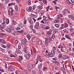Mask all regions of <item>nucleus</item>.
Returning <instances> with one entry per match:
<instances>
[{"label": "nucleus", "instance_id": "1", "mask_svg": "<svg viewBox=\"0 0 74 74\" xmlns=\"http://www.w3.org/2000/svg\"><path fill=\"white\" fill-rule=\"evenodd\" d=\"M24 52L26 53L24 55V56L25 58L27 59V60H29V59H30V55L29 54V51H28V50L27 49V48L24 47L23 49Z\"/></svg>", "mask_w": 74, "mask_h": 74}, {"label": "nucleus", "instance_id": "2", "mask_svg": "<svg viewBox=\"0 0 74 74\" xmlns=\"http://www.w3.org/2000/svg\"><path fill=\"white\" fill-rule=\"evenodd\" d=\"M39 61L40 62H42L43 60L41 59V56L39 55H38L36 58V64H37L38 63V62Z\"/></svg>", "mask_w": 74, "mask_h": 74}, {"label": "nucleus", "instance_id": "3", "mask_svg": "<svg viewBox=\"0 0 74 74\" xmlns=\"http://www.w3.org/2000/svg\"><path fill=\"white\" fill-rule=\"evenodd\" d=\"M55 51L53 50L51 51V53H49V55L50 57H53L54 56V55H55Z\"/></svg>", "mask_w": 74, "mask_h": 74}, {"label": "nucleus", "instance_id": "4", "mask_svg": "<svg viewBox=\"0 0 74 74\" xmlns=\"http://www.w3.org/2000/svg\"><path fill=\"white\" fill-rule=\"evenodd\" d=\"M69 57L68 56L66 55H64L62 56V59L64 60L67 59H69Z\"/></svg>", "mask_w": 74, "mask_h": 74}, {"label": "nucleus", "instance_id": "5", "mask_svg": "<svg viewBox=\"0 0 74 74\" xmlns=\"http://www.w3.org/2000/svg\"><path fill=\"white\" fill-rule=\"evenodd\" d=\"M21 42L22 44H23V45H25L26 42H27V40L25 38L24 40H23L21 41Z\"/></svg>", "mask_w": 74, "mask_h": 74}, {"label": "nucleus", "instance_id": "6", "mask_svg": "<svg viewBox=\"0 0 74 74\" xmlns=\"http://www.w3.org/2000/svg\"><path fill=\"white\" fill-rule=\"evenodd\" d=\"M32 64H28V69L29 70H31L32 69Z\"/></svg>", "mask_w": 74, "mask_h": 74}, {"label": "nucleus", "instance_id": "7", "mask_svg": "<svg viewBox=\"0 0 74 74\" xmlns=\"http://www.w3.org/2000/svg\"><path fill=\"white\" fill-rule=\"evenodd\" d=\"M28 21L29 22V23L30 25H32L33 23V22L31 17L29 18L28 19Z\"/></svg>", "mask_w": 74, "mask_h": 74}, {"label": "nucleus", "instance_id": "8", "mask_svg": "<svg viewBox=\"0 0 74 74\" xmlns=\"http://www.w3.org/2000/svg\"><path fill=\"white\" fill-rule=\"evenodd\" d=\"M3 23H2V21L1 20H0V26L1 25V24L2 25V26H5V22L4 21V20H3Z\"/></svg>", "mask_w": 74, "mask_h": 74}, {"label": "nucleus", "instance_id": "9", "mask_svg": "<svg viewBox=\"0 0 74 74\" xmlns=\"http://www.w3.org/2000/svg\"><path fill=\"white\" fill-rule=\"evenodd\" d=\"M31 52L32 55H33L34 56H35L36 55V52L34 51V50H31Z\"/></svg>", "mask_w": 74, "mask_h": 74}, {"label": "nucleus", "instance_id": "10", "mask_svg": "<svg viewBox=\"0 0 74 74\" xmlns=\"http://www.w3.org/2000/svg\"><path fill=\"white\" fill-rule=\"evenodd\" d=\"M42 64H39L38 65V69H39V70H40L42 69Z\"/></svg>", "mask_w": 74, "mask_h": 74}, {"label": "nucleus", "instance_id": "11", "mask_svg": "<svg viewBox=\"0 0 74 74\" xmlns=\"http://www.w3.org/2000/svg\"><path fill=\"white\" fill-rule=\"evenodd\" d=\"M68 18H70L71 19H74V16L73 15H69L68 16Z\"/></svg>", "mask_w": 74, "mask_h": 74}, {"label": "nucleus", "instance_id": "12", "mask_svg": "<svg viewBox=\"0 0 74 74\" xmlns=\"http://www.w3.org/2000/svg\"><path fill=\"white\" fill-rule=\"evenodd\" d=\"M6 31H7V32H8V33H12L11 30L9 28H8L6 29Z\"/></svg>", "mask_w": 74, "mask_h": 74}, {"label": "nucleus", "instance_id": "13", "mask_svg": "<svg viewBox=\"0 0 74 74\" xmlns=\"http://www.w3.org/2000/svg\"><path fill=\"white\" fill-rule=\"evenodd\" d=\"M53 62L55 63L56 64L58 65V66L60 65V62H58L57 61H53Z\"/></svg>", "mask_w": 74, "mask_h": 74}, {"label": "nucleus", "instance_id": "14", "mask_svg": "<svg viewBox=\"0 0 74 74\" xmlns=\"http://www.w3.org/2000/svg\"><path fill=\"white\" fill-rule=\"evenodd\" d=\"M34 27L36 29H39L40 28V26L37 25H35Z\"/></svg>", "mask_w": 74, "mask_h": 74}, {"label": "nucleus", "instance_id": "15", "mask_svg": "<svg viewBox=\"0 0 74 74\" xmlns=\"http://www.w3.org/2000/svg\"><path fill=\"white\" fill-rule=\"evenodd\" d=\"M65 37L67 38H68V39H69V40H71V38H70V36H69V35H65Z\"/></svg>", "mask_w": 74, "mask_h": 74}, {"label": "nucleus", "instance_id": "16", "mask_svg": "<svg viewBox=\"0 0 74 74\" xmlns=\"http://www.w3.org/2000/svg\"><path fill=\"white\" fill-rule=\"evenodd\" d=\"M45 24L46 25H49V21L45 19Z\"/></svg>", "mask_w": 74, "mask_h": 74}, {"label": "nucleus", "instance_id": "17", "mask_svg": "<svg viewBox=\"0 0 74 74\" xmlns=\"http://www.w3.org/2000/svg\"><path fill=\"white\" fill-rule=\"evenodd\" d=\"M40 27L42 29V30H44L45 29V26H44V25H41Z\"/></svg>", "mask_w": 74, "mask_h": 74}, {"label": "nucleus", "instance_id": "18", "mask_svg": "<svg viewBox=\"0 0 74 74\" xmlns=\"http://www.w3.org/2000/svg\"><path fill=\"white\" fill-rule=\"evenodd\" d=\"M16 51L18 54H19V53L21 54L22 53L21 51L18 48L16 49Z\"/></svg>", "mask_w": 74, "mask_h": 74}, {"label": "nucleus", "instance_id": "19", "mask_svg": "<svg viewBox=\"0 0 74 74\" xmlns=\"http://www.w3.org/2000/svg\"><path fill=\"white\" fill-rule=\"evenodd\" d=\"M38 44L39 45H42V41L41 40L38 41Z\"/></svg>", "mask_w": 74, "mask_h": 74}, {"label": "nucleus", "instance_id": "20", "mask_svg": "<svg viewBox=\"0 0 74 74\" xmlns=\"http://www.w3.org/2000/svg\"><path fill=\"white\" fill-rule=\"evenodd\" d=\"M3 59L4 60H6L7 61H9V59L8 58L5 57L3 58Z\"/></svg>", "mask_w": 74, "mask_h": 74}, {"label": "nucleus", "instance_id": "21", "mask_svg": "<svg viewBox=\"0 0 74 74\" xmlns=\"http://www.w3.org/2000/svg\"><path fill=\"white\" fill-rule=\"evenodd\" d=\"M36 40H37V38L36 37L33 38L32 39V42H35V41H36Z\"/></svg>", "mask_w": 74, "mask_h": 74}, {"label": "nucleus", "instance_id": "22", "mask_svg": "<svg viewBox=\"0 0 74 74\" xmlns=\"http://www.w3.org/2000/svg\"><path fill=\"white\" fill-rule=\"evenodd\" d=\"M0 49L1 51H2V52L4 53L5 52V50L3 49H2L1 47H0Z\"/></svg>", "mask_w": 74, "mask_h": 74}, {"label": "nucleus", "instance_id": "23", "mask_svg": "<svg viewBox=\"0 0 74 74\" xmlns=\"http://www.w3.org/2000/svg\"><path fill=\"white\" fill-rule=\"evenodd\" d=\"M19 58H18V60L20 61V60H22L23 59V57L22 56H19Z\"/></svg>", "mask_w": 74, "mask_h": 74}, {"label": "nucleus", "instance_id": "24", "mask_svg": "<svg viewBox=\"0 0 74 74\" xmlns=\"http://www.w3.org/2000/svg\"><path fill=\"white\" fill-rule=\"evenodd\" d=\"M6 46L8 48H11V45L10 44H7L6 45Z\"/></svg>", "mask_w": 74, "mask_h": 74}, {"label": "nucleus", "instance_id": "25", "mask_svg": "<svg viewBox=\"0 0 74 74\" xmlns=\"http://www.w3.org/2000/svg\"><path fill=\"white\" fill-rule=\"evenodd\" d=\"M45 46H48V42H45L44 43Z\"/></svg>", "mask_w": 74, "mask_h": 74}, {"label": "nucleus", "instance_id": "26", "mask_svg": "<svg viewBox=\"0 0 74 74\" xmlns=\"http://www.w3.org/2000/svg\"><path fill=\"white\" fill-rule=\"evenodd\" d=\"M9 71H15V69L12 67L10 69H9Z\"/></svg>", "mask_w": 74, "mask_h": 74}, {"label": "nucleus", "instance_id": "27", "mask_svg": "<svg viewBox=\"0 0 74 74\" xmlns=\"http://www.w3.org/2000/svg\"><path fill=\"white\" fill-rule=\"evenodd\" d=\"M42 8H43V7L42 6H41V5H39L38 6V9H39V10H42Z\"/></svg>", "mask_w": 74, "mask_h": 74}, {"label": "nucleus", "instance_id": "28", "mask_svg": "<svg viewBox=\"0 0 74 74\" xmlns=\"http://www.w3.org/2000/svg\"><path fill=\"white\" fill-rule=\"evenodd\" d=\"M61 70L62 72H64L65 71V68L64 67H62L61 68Z\"/></svg>", "mask_w": 74, "mask_h": 74}, {"label": "nucleus", "instance_id": "29", "mask_svg": "<svg viewBox=\"0 0 74 74\" xmlns=\"http://www.w3.org/2000/svg\"><path fill=\"white\" fill-rule=\"evenodd\" d=\"M42 23H43V24H45V19H43L41 21Z\"/></svg>", "mask_w": 74, "mask_h": 74}, {"label": "nucleus", "instance_id": "30", "mask_svg": "<svg viewBox=\"0 0 74 74\" xmlns=\"http://www.w3.org/2000/svg\"><path fill=\"white\" fill-rule=\"evenodd\" d=\"M63 32H65V33H66H66H69V30H67V29H65L64 30H63Z\"/></svg>", "mask_w": 74, "mask_h": 74}, {"label": "nucleus", "instance_id": "31", "mask_svg": "<svg viewBox=\"0 0 74 74\" xmlns=\"http://www.w3.org/2000/svg\"><path fill=\"white\" fill-rule=\"evenodd\" d=\"M9 19L7 18L6 20V24H8L9 23Z\"/></svg>", "mask_w": 74, "mask_h": 74}, {"label": "nucleus", "instance_id": "32", "mask_svg": "<svg viewBox=\"0 0 74 74\" xmlns=\"http://www.w3.org/2000/svg\"><path fill=\"white\" fill-rule=\"evenodd\" d=\"M3 25L2 24H1V25H0V27H1V28L2 29H4V27H5V26H6V25L5 24V26H4L3 25Z\"/></svg>", "mask_w": 74, "mask_h": 74}, {"label": "nucleus", "instance_id": "33", "mask_svg": "<svg viewBox=\"0 0 74 74\" xmlns=\"http://www.w3.org/2000/svg\"><path fill=\"white\" fill-rule=\"evenodd\" d=\"M27 37L28 40H30V38H31V36L30 35L27 34Z\"/></svg>", "mask_w": 74, "mask_h": 74}, {"label": "nucleus", "instance_id": "34", "mask_svg": "<svg viewBox=\"0 0 74 74\" xmlns=\"http://www.w3.org/2000/svg\"><path fill=\"white\" fill-rule=\"evenodd\" d=\"M62 54H60L59 55H58V57L59 58H60V59H62Z\"/></svg>", "mask_w": 74, "mask_h": 74}, {"label": "nucleus", "instance_id": "35", "mask_svg": "<svg viewBox=\"0 0 74 74\" xmlns=\"http://www.w3.org/2000/svg\"><path fill=\"white\" fill-rule=\"evenodd\" d=\"M58 32V29H55L54 31H53V33L55 34Z\"/></svg>", "mask_w": 74, "mask_h": 74}, {"label": "nucleus", "instance_id": "36", "mask_svg": "<svg viewBox=\"0 0 74 74\" xmlns=\"http://www.w3.org/2000/svg\"><path fill=\"white\" fill-rule=\"evenodd\" d=\"M49 29V27L48 26H46L45 28V30H48Z\"/></svg>", "mask_w": 74, "mask_h": 74}, {"label": "nucleus", "instance_id": "37", "mask_svg": "<svg viewBox=\"0 0 74 74\" xmlns=\"http://www.w3.org/2000/svg\"><path fill=\"white\" fill-rule=\"evenodd\" d=\"M45 56L46 58H49V57H51L49 56V54H48H48H46L45 55Z\"/></svg>", "mask_w": 74, "mask_h": 74}, {"label": "nucleus", "instance_id": "38", "mask_svg": "<svg viewBox=\"0 0 74 74\" xmlns=\"http://www.w3.org/2000/svg\"><path fill=\"white\" fill-rule=\"evenodd\" d=\"M29 10H30V12H33V10H32L33 8H32V7H29Z\"/></svg>", "mask_w": 74, "mask_h": 74}, {"label": "nucleus", "instance_id": "39", "mask_svg": "<svg viewBox=\"0 0 74 74\" xmlns=\"http://www.w3.org/2000/svg\"><path fill=\"white\" fill-rule=\"evenodd\" d=\"M51 38L52 39H54L55 38V36L54 34H53L52 36L51 37Z\"/></svg>", "mask_w": 74, "mask_h": 74}, {"label": "nucleus", "instance_id": "40", "mask_svg": "<svg viewBox=\"0 0 74 74\" xmlns=\"http://www.w3.org/2000/svg\"><path fill=\"white\" fill-rule=\"evenodd\" d=\"M4 35V33H1L0 35V37L1 38H2L3 37V36Z\"/></svg>", "mask_w": 74, "mask_h": 74}, {"label": "nucleus", "instance_id": "41", "mask_svg": "<svg viewBox=\"0 0 74 74\" xmlns=\"http://www.w3.org/2000/svg\"><path fill=\"white\" fill-rule=\"evenodd\" d=\"M62 13L63 15H64V16H65V15H66V12H65V11H64V10L63 11H62Z\"/></svg>", "mask_w": 74, "mask_h": 74}, {"label": "nucleus", "instance_id": "42", "mask_svg": "<svg viewBox=\"0 0 74 74\" xmlns=\"http://www.w3.org/2000/svg\"><path fill=\"white\" fill-rule=\"evenodd\" d=\"M15 10L16 11L18 10V5H16L15 6Z\"/></svg>", "mask_w": 74, "mask_h": 74}, {"label": "nucleus", "instance_id": "43", "mask_svg": "<svg viewBox=\"0 0 74 74\" xmlns=\"http://www.w3.org/2000/svg\"><path fill=\"white\" fill-rule=\"evenodd\" d=\"M65 10L66 11V12H67V13H68V14H70V11H69V10H68V9H66Z\"/></svg>", "mask_w": 74, "mask_h": 74}, {"label": "nucleus", "instance_id": "44", "mask_svg": "<svg viewBox=\"0 0 74 74\" xmlns=\"http://www.w3.org/2000/svg\"><path fill=\"white\" fill-rule=\"evenodd\" d=\"M42 2L44 3V4H47V1L46 0H43Z\"/></svg>", "mask_w": 74, "mask_h": 74}, {"label": "nucleus", "instance_id": "45", "mask_svg": "<svg viewBox=\"0 0 74 74\" xmlns=\"http://www.w3.org/2000/svg\"><path fill=\"white\" fill-rule=\"evenodd\" d=\"M47 34L48 35H51L52 34V33L51 32H50V31H48L47 32Z\"/></svg>", "mask_w": 74, "mask_h": 74}, {"label": "nucleus", "instance_id": "46", "mask_svg": "<svg viewBox=\"0 0 74 74\" xmlns=\"http://www.w3.org/2000/svg\"><path fill=\"white\" fill-rule=\"evenodd\" d=\"M67 22L68 23L69 25H71V22L70 21L68 20L67 21Z\"/></svg>", "mask_w": 74, "mask_h": 74}, {"label": "nucleus", "instance_id": "47", "mask_svg": "<svg viewBox=\"0 0 74 74\" xmlns=\"http://www.w3.org/2000/svg\"><path fill=\"white\" fill-rule=\"evenodd\" d=\"M61 26L60 27L61 28V29H63L64 27V25L63 24H62L61 25Z\"/></svg>", "mask_w": 74, "mask_h": 74}, {"label": "nucleus", "instance_id": "48", "mask_svg": "<svg viewBox=\"0 0 74 74\" xmlns=\"http://www.w3.org/2000/svg\"><path fill=\"white\" fill-rule=\"evenodd\" d=\"M55 26L56 27H57V28H59V25L58 24H55Z\"/></svg>", "mask_w": 74, "mask_h": 74}, {"label": "nucleus", "instance_id": "49", "mask_svg": "<svg viewBox=\"0 0 74 74\" xmlns=\"http://www.w3.org/2000/svg\"><path fill=\"white\" fill-rule=\"evenodd\" d=\"M15 1L17 2V3H18V4L21 3V2H20V1L19 0H15Z\"/></svg>", "mask_w": 74, "mask_h": 74}, {"label": "nucleus", "instance_id": "50", "mask_svg": "<svg viewBox=\"0 0 74 74\" xmlns=\"http://www.w3.org/2000/svg\"><path fill=\"white\" fill-rule=\"evenodd\" d=\"M1 47L4 48H6V46H5V45H4L3 44L1 45Z\"/></svg>", "mask_w": 74, "mask_h": 74}, {"label": "nucleus", "instance_id": "51", "mask_svg": "<svg viewBox=\"0 0 74 74\" xmlns=\"http://www.w3.org/2000/svg\"><path fill=\"white\" fill-rule=\"evenodd\" d=\"M36 25H37L38 26H40V23H39V22L38 21L36 22Z\"/></svg>", "mask_w": 74, "mask_h": 74}, {"label": "nucleus", "instance_id": "52", "mask_svg": "<svg viewBox=\"0 0 74 74\" xmlns=\"http://www.w3.org/2000/svg\"><path fill=\"white\" fill-rule=\"evenodd\" d=\"M18 49H21V45L20 44H19L18 45Z\"/></svg>", "mask_w": 74, "mask_h": 74}, {"label": "nucleus", "instance_id": "53", "mask_svg": "<svg viewBox=\"0 0 74 74\" xmlns=\"http://www.w3.org/2000/svg\"><path fill=\"white\" fill-rule=\"evenodd\" d=\"M68 26H69V25H68V24L66 23L65 24L64 27H67Z\"/></svg>", "mask_w": 74, "mask_h": 74}, {"label": "nucleus", "instance_id": "54", "mask_svg": "<svg viewBox=\"0 0 74 74\" xmlns=\"http://www.w3.org/2000/svg\"><path fill=\"white\" fill-rule=\"evenodd\" d=\"M39 74H42V72L41 70H39Z\"/></svg>", "mask_w": 74, "mask_h": 74}, {"label": "nucleus", "instance_id": "55", "mask_svg": "<svg viewBox=\"0 0 74 74\" xmlns=\"http://www.w3.org/2000/svg\"><path fill=\"white\" fill-rule=\"evenodd\" d=\"M47 67H44L42 69L43 71H44L45 70H47Z\"/></svg>", "mask_w": 74, "mask_h": 74}, {"label": "nucleus", "instance_id": "56", "mask_svg": "<svg viewBox=\"0 0 74 74\" xmlns=\"http://www.w3.org/2000/svg\"><path fill=\"white\" fill-rule=\"evenodd\" d=\"M45 42H48V38H45Z\"/></svg>", "mask_w": 74, "mask_h": 74}, {"label": "nucleus", "instance_id": "57", "mask_svg": "<svg viewBox=\"0 0 74 74\" xmlns=\"http://www.w3.org/2000/svg\"><path fill=\"white\" fill-rule=\"evenodd\" d=\"M21 28H23V27H25V25L22 24H21Z\"/></svg>", "mask_w": 74, "mask_h": 74}, {"label": "nucleus", "instance_id": "58", "mask_svg": "<svg viewBox=\"0 0 74 74\" xmlns=\"http://www.w3.org/2000/svg\"><path fill=\"white\" fill-rule=\"evenodd\" d=\"M32 73L33 74H36V72L35 71L32 70Z\"/></svg>", "mask_w": 74, "mask_h": 74}, {"label": "nucleus", "instance_id": "59", "mask_svg": "<svg viewBox=\"0 0 74 74\" xmlns=\"http://www.w3.org/2000/svg\"><path fill=\"white\" fill-rule=\"evenodd\" d=\"M36 6H35V5H34L33 6V10H34L35 9H36Z\"/></svg>", "mask_w": 74, "mask_h": 74}, {"label": "nucleus", "instance_id": "60", "mask_svg": "<svg viewBox=\"0 0 74 74\" xmlns=\"http://www.w3.org/2000/svg\"><path fill=\"white\" fill-rule=\"evenodd\" d=\"M66 2L68 3V4H71V3L70 2V1H69V0H68V1H66Z\"/></svg>", "mask_w": 74, "mask_h": 74}, {"label": "nucleus", "instance_id": "61", "mask_svg": "<svg viewBox=\"0 0 74 74\" xmlns=\"http://www.w3.org/2000/svg\"><path fill=\"white\" fill-rule=\"evenodd\" d=\"M12 22L13 23H14V25H15L16 23V22L14 20H12Z\"/></svg>", "mask_w": 74, "mask_h": 74}, {"label": "nucleus", "instance_id": "62", "mask_svg": "<svg viewBox=\"0 0 74 74\" xmlns=\"http://www.w3.org/2000/svg\"><path fill=\"white\" fill-rule=\"evenodd\" d=\"M16 29L17 30H21V28L18 27L16 28Z\"/></svg>", "mask_w": 74, "mask_h": 74}, {"label": "nucleus", "instance_id": "63", "mask_svg": "<svg viewBox=\"0 0 74 74\" xmlns=\"http://www.w3.org/2000/svg\"><path fill=\"white\" fill-rule=\"evenodd\" d=\"M58 48H63V46H60L59 45V46L58 47Z\"/></svg>", "mask_w": 74, "mask_h": 74}, {"label": "nucleus", "instance_id": "64", "mask_svg": "<svg viewBox=\"0 0 74 74\" xmlns=\"http://www.w3.org/2000/svg\"><path fill=\"white\" fill-rule=\"evenodd\" d=\"M22 74H27V72H26L25 71H23V72Z\"/></svg>", "mask_w": 74, "mask_h": 74}]
</instances>
